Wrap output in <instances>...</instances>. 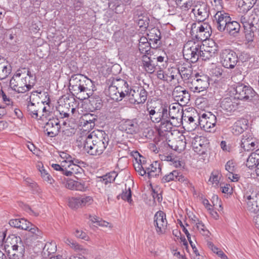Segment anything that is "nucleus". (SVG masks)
<instances>
[{
	"label": "nucleus",
	"instance_id": "nucleus-1",
	"mask_svg": "<svg viewBox=\"0 0 259 259\" xmlns=\"http://www.w3.org/2000/svg\"><path fill=\"white\" fill-rule=\"evenodd\" d=\"M109 142V136L104 131H93L85 136L84 149L91 155H99L106 149Z\"/></svg>",
	"mask_w": 259,
	"mask_h": 259
},
{
	"label": "nucleus",
	"instance_id": "nucleus-2",
	"mask_svg": "<svg viewBox=\"0 0 259 259\" xmlns=\"http://www.w3.org/2000/svg\"><path fill=\"white\" fill-rule=\"evenodd\" d=\"M35 83V77L28 68L18 70L10 81L11 88L18 93L28 91Z\"/></svg>",
	"mask_w": 259,
	"mask_h": 259
},
{
	"label": "nucleus",
	"instance_id": "nucleus-3",
	"mask_svg": "<svg viewBox=\"0 0 259 259\" xmlns=\"http://www.w3.org/2000/svg\"><path fill=\"white\" fill-rule=\"evenodd\" d=\"M92 83L90 79L81 74H74L71 76L69 81V89L76 94L80 100H83L90 97L91 90L89 85Z\"/></svg>",
	"mask_w": 259,
	"mask_h": 259
},
{
	"label": "nucleus",
	"instance_id": "nucleus-4",
	"mask_svg": "<svg viewBox=\"0 0 259 259\" xmlns=\"http://www.w3.org/2000/svg\"><path fill=\"white\" fill-rule=\"evenodd\" d=\"M202 42L199 41L191 40L188 41L184 46L183 56L185 59L191 63H195L200 56Z\"/></svg>",
	"mask_w": 259,
	"mask_h": 259
},
{
	"label": "nucleus",
	"instance_id": "nucleus-5",
	"mask_svg": "<svg viewBox=\"0 0 259 259\" xmlns=\"http://www.w3.org/2000/svg\"><path fill=\"white\" fill-rule=\"evenodd\" d=\"M240 22L241 23L243 28L244 32L245 33L246 44L248 46L253 47V42L254 39V30L256 26L254 24L259 27V18H255L254 17L253 18V21L251 22H249V17L248 16H242L240 18Z\"/></svg>",
	"mask_w": 259,
	"mask_h": 259
},
{
	"label": "nucleus",
	"instance_id": "nucleus-6",
	"mask_svg": "<svg viewBox=\"0 0 259 259\" xmlns=\"http://www.w3.org/2000/svg\"><path fill=\"white\" fill-rule=\"evenodd\" d=\"M236 97L242 100L251 101L254 104L259 103V96L249 86L243 84H237L235 88Z\"/></svg>",
	"mask_w": 259,
	"mask_h": 259
},
{
	"label": "nucleus",
	"instance_id": "nucleus-7",
	"mask_svg": "<svg viewBox=\"0 0 259 259\" xmlns=\"http://www.w3.org/2000/svg\"><path fill=\"white\" fill-rule=\"evenodd\" d=\"M186 85L194 93H200L208 88L209 83L208 77L204 75H199L196 73L195 77L186 82Z\"/></svg>",
	"mask_w": 259,
	"mask_h": 259
},
{
	"label": "nucleus",
	"instance_id": "nucleus-8",
	"mask_svg": "<svg viewBox=\"0 0 259 259\" xmlns=\"http://www.w3.org/2000/svg\"><path fill=\"white\" fill-rule=\"evenodd\" d=\"M11 240V250H9V259H22L25 252V247L20 237L12 235L7 240Z\"/></svg>",
	"mask_w": 259,
	"mask_h": 259
},
{
	"label": "nucleus",
	"instance_id": "nucleus-9",
	"mask_svg": "<svg viewBox=\"0 0 259 259\" xmlns=\"http://www.w3.org/2000/svg\"><path fill=\"white\" fill-rule=\"evenodd\" d=\"M210 26L206 23L200 25L193 23L191 27V34L197 39L196 41L202 42L203 41L206 40L210 37Z\"/></svg>",
	"mask_w": 259,
	"mask_h": 259
},
{
	"label": "nucleus",
	"instance_id": "nucleus-10",
	"mask_svg": "<svg viewBox=\"0 0 259 259\" xmlns=\"http://www.w3.org/2000/svg\"><path fill=\"white\" fill-rule=\"evenodd\" d=\"M147 92L142 86H135L130 88L128 97L131 103L143 104L147 98Z\"/></svg>",
	"mask_w": 259,
	"mask_h": 259
},
{
	"label": "nucleus",
	"instance_id": "nucleus-11",
	"mask_svg": "<svg viewBox=\"0 0 259 259\" xmlns=\"http://www.w3.org/2000/svg\"><path fill=\"white\" fill-rule=\"evenodd\" d=\"M247 209L251 213L259 212V193L252 189L247 191L244 195Z\"/></svg>",
	"mask_w": 259,
	"mask_h": 259
},
{
	"label": "nucleus",
	"instance_id": "nucleus-12",
	"mask_svg": "<svg viewBox=\"0 0 259 259\" xmlns=\"http://www.w3.org/2000/svg\"><path fill=\"white\" fill-rule=\"evenodd\" d=\"M220 61L224 67L233 69L238 62V57L232 50L225 49L220 53Z\"/></svg>",
	"mask_w": 259,
	"mask_h": 259
},
{
	"label": "nucleus",
	"instance_id": "nucleus-13",
	"mask_svg": "<svg viewBox=\"0 0 259 259\" xmlns=\"http://www.w3.org/2000/svg\"><path fill=\"white\" fill-rule=\"evenodd\" d=\"M199 124L201 128L207 132H212L215 131L217 122V117L211 112L204 113L199 116Z\"/></svg>",
	"mask_w": 259,
	"mask_h": 259
},
{
	"label": "nucleus",
	"instance_id": "nucleus-14",
	"mask_svg": "<svg viewBox=\"0 0 259 259\" xmlns=\"http://www.w3.org/2000/svg\"><path fill=\"white\" fill-rule=\"evenodd\" d=\"M41 93H42L41 92H33L30 96V101L28 103L27 107V111L31 117L37 119H42V117L45 115L44 114H42V112L41 111V106H42V102H38L36 103H35L32 101H33L34 99V96H36L37 94L41 95Z\"/></svg>",
	"mask_w": 259,
	"mask_h": 259
},
{
	"label": "nucleus",
	"instance_id": "nucleus-15",
	"mask_svg": "<svg viewBox=\"0 0 259 259\" xmlns=\"http://www.w3.org/2000/svg\"><path fill=\"white\" fill-rule=\"evenodd\" d=\"M147 111L151 120L153 122L158 123L163 119L168 118L167 106L150 107L147 108Z\"/></svg>",
	"mask_w": 259,
	"mask_h": 259
},
{
	"label": "nucleus",
	"instance_id": "nucleus-16",
	"mask_svg": "<svg viewBox=\"0 0 259 259\" xmlns=\"http://www.w3.org/2000/svg\"><path fill=\"white\" fill-rule=\"evenodd\" d=\"M213 22L218 31L221 32H225V28L231 18L230 15L224 11L217 12L214 15Z\"/></svg>",
	"mask_w": 259,
	"mask_h": 259
},
{
	"label": "nucleus",
	"instance_id": "nucleus-17",
	"mask_svg": "<svg viewBox=\"0 0 259 259\" xmlns=\"http://www.w3.org/2000/svg\"><path fill=\"white\" fill-rule=\"evenodd\" d=\"M153 224L158 234L161 235L165 233L167 222L166 219V214L163 211H158L155 213L154 217Z\"/></svg>",
	"mask_w": 259,
	"mask_h": 259
},
{
	"label": "nucleus",
	"instance_id": "nucleus-18",
	"mask_svg": "<svg viewBox=\"0 0 259 259\" xmlns=\"http://www.w3.org/2000/svg\"><path fill=\"white\" fill-rule=\"evenodd\" d=\"M192 12L195 15L199 22L205 20L208 16L207 5L202 2L197 1L192 9Z\"/></svg>",
	"mask_w": 259,
	"mask_h": 259
},
{
	"label": "nucleus",
	"instance_id": "nucleus-19",
	"mask_svg": "<svg viewBox=\"0 0 259 259\" xmlns=\"http://www.w3.org/2000/svg\"><path fill=\"white\" fill-rule=\"evenodd\" d=\"M218 51V46L214 42H211L208 46H204L202 44L200 57L202 60H209L211 57H214Z\"/></svg>",
	"mask_w": 259,
	"mask_h": 259
},
{
	"label": "nucleus",
	"instance_id": "nucleus-20",
	"mask_svg": "<svg viewBox=\"0 0 259 259\" xmlns=\"http://www.w3.org/2000/svg\"><path fill=\"white\" fill-rule=\"evenodd\" d=\"M172 95L175 100L184 105L187 104L190 100V95L189 93L180 85L175 88Z\"/></svg>",
	"mask_w": 259,
	"mask_h": 259
},
{
	"label": "nucleus",
	"instance_id": "nucleus-21",
	"mask_svg": "<svg viewBox=\"0 0 259 259\" xmlns=\"http://www.w3.org/2000/svg\"><path fill=\"white\" fill-rule=\"evenodd\" d=\"M47 134L50 137H54L58 135L60 128L59 120L58 118L50 119L44 126Z\"/></svg>",
	"mask_w": 259,
	"mask_h": 259
},
{
	"label": "nucleus",
	"instance_id": "nucleus-22",
	"mask_svg": "<svg viewBox=\"0 0 259 259\" xmlns=\"http://www.w3.org/2000/svg\"><path fill=\"white\" fill-rule=\"evenodd\" d=\"M257 144L256 139L250 133L245 134L242 136L241 147L245 151L254 150Z\"/></svg>",
	"mask_w": 259,
	"mask_h": 259
},
{
	"label": "nucleus",
	"instance_id": "nucleus-23",
	"mask_svg": "<svg viewBox=\"0 0 259 259\" xmlns=\"http://www.w3.org/2000/svg\"><path fill=\"white\" fill-rule=\"evenodd\" d=\"M178 73L181 75L185 83L186 82L190 81L193 77L192 67L188 64L184 63L179 65L178 68Z\"/></svg>",
	"mask_w": 259,
	"mask_h": 259
},
{
	"label": "nucleus",
	"instance_id": "nucleus-24",
	"mask_svg": "<svg viewBox=\"0 0 259 259\" xmlns=\"http://www.w3.org/2000/svg\"><path fill=\"white\" fill-rule=\"evenodd\" d=\"M113 85L119 90L120 97L122 99L126 96H128L130 91L127 82L121 78H113Z\"/></svg>",
	"mask_w": 259,
	"mask_h": 259
},
{
	"label": "nucleus",
	"instance_id": "nucleus-25",
	"mask_svg": "<svg viewBox=\"0 0 259 259\" xmlns=\"http://www.w3.org/2000/svg\"><path fill=\"white\" fill-rule=\"evenodd\" d=\"M65 171V176H74L78 180L84 176V170L76 164H67V169Z\"/></svg>",
	"mask_w": 259,
	"mask_h": 259
},
{
	"label": "nucleus",
	"instance_id": "nucleus-26",
	"mask_svg": "<svg viewBox=\"0 0 259 259\" xmlns=\"http://www.w3.org/2000/svg\"><path fill=\"white\" fill-rule=\"evenodd\" d=\"M122 130L129 134H134L139 131V125L136 119H127L122 122L120 125Z\"/></svg>",
	"mask_w": 259,
	"mask_h": 259
},
{
	"label": "nucleus",
	"instance_id": "nucleus-27",
	"mask_svg": "<svg viewBox=\"0 0 259 259\" xmlns=\"http://www.w3.org/2000/svg\"><path fill=\"white\" fill-rule=\"evenodd\" d=\"M186 139L184 136L181 135L177 139L171 142L170 140L167 142L168 145L171 148L179 152H181L185 150L186 146Z\"/></svg>",
	"mask_w": 259,
	"mask_h": 259
},
{
	"label": "nucleus",
	"instance_id": "nucleus-28",
	"mask_svg": "<svg viewBox=\"0 0 259 259\" xmlns=\"http://www.w3.org/2000/svg\"><path fill=\"white\" fill-rule=\"evenodd\" d=\"M139 155V158H135V162L134 163V166L136 171L142 176L146 174V171L144 170L147 168L148 164L145 157L141 156L140 154L137 152Z\"/></svg>",
	"mask_w": 259,
	"mask_h": 259
},
{
	"label": "nucleus",
	"instance_id": "nucleus-29",
	"mask_svg": "<svg viewBox=\"0 0 259 259\" xmlns=\"http://www.w3.org/2000/svg\"><path fill=\"white\" fill-rule=\"evenodd\" d=\"M66 188L72 190L80 191H84L88 188L84 181H77L72 179H68L65 184Z\"/></svg>",
	"mask_w": 259,
	"mask_h": 259
},
{
	"label": "nucleus",
	"instance_id": "nucleus-30",
	"mask_svg": "<svg viewBox=\"0 0 259 259\" xmlns=\"http://www.w3.org/2000/svg\"><path fill=\"white\" fill-rule=\"evenodd\" d=\"M238 104L236 102L235 99L226 98L223 99L221 103V108L227 112H232L238 108Z\"/></svg>",
	"mask_w": 259,
	"mask_h": 259
},
{
	"label": "nucleus",
	"instance_id": "nucleus-31",
	"mask_svg": "<svg viewBox=\"0 0 259 259\" xmlns=\"http://www.w3.org/2000/svg\"><path fill=\"white\" fill-rule=\"evenodd\" d=\"M161 168L160 163L158 161H154L149 165L144 171L147 174L149 178L158 176L161 173Z\"/></svg>",
	"mask_w": 259,
	"mask_h": 259
},
{
	"label": "nucleus",
	"instance_id": "nucleus-32",
	"mask_svg": "<svg viewBox=\"0 0 259 259\" xmlns=\"http://www.w3.org/2000/svg\"><path fill=\"white\" fill-rule=\"evenodd\" d=\"M155 58H151L146 55L142 57V63L145 70L149 73H153L156 69L157 64L154 62Z\"/></svg>",
	"mask_w": 259,
	"mask_h": 259
},
{
	"label": "nucleus",
	"instance_id": "nucleus-33",
	"mask_svg": "<svg viewBox=\"0 0 259 259\" xmlns=\"http://www.w3.org/2000/svg\"><path fill=\"white\" fill-rule=\"evenodd\" d=\"M97 120V116L91 114L86 113L83 114L80 118V122L84 126L92 128L95 126V122Z\"/></svg>",
	"mask_w": 259,
	"mask_h": 259
},
{
	"label": "nucleus",
	"instance_id": "nucleus-34",
	"mask_svg": "<svg viewBox=\"0 0 259 259\" xmlns=\"http://www.w3.org/2000/svg\"><path fill=\"white\" fill-rule=\"evenodd\" d=\"M174 123L168 120V118L163 119L161 121L159 128V134L160 136H164V132H167L166 135L170 134L172 135L171 131L173 128Z\"/></svg>",
	"mask_w": 259,
	"mask_h": 259
},
{
	"label": "nucleus",
	"instance_id": "nucleus-35",
	"mask_svg": "<svg viewBox=\"0 0 259 259\" xmlns=\"http://www.w3.org/2000/svg\"><path fill=\"white\" fill-rule=\"evenodd\" d=\"M240 24L236 21L230 20L225 28L226 31L231 36H236L240 29Z\"/></svg>",
	"mask_w": 259,
	"mask_h": 259
},
{
	"label": "nucleus",
	"instance_id": "nucleus-36",
	"mask_svg": "<svg viewBox=\"0 0 259 259\" xmlns=\"http://www.w3.org/2000/svg\"><path fill=\"white\" fill-rule=\"evenodd\" d=\"M185 178L183 176L181 172L178 170H173L169 174L165 175L162 179L161 181L162 183H167L171 181H178L179 182H184Z\"/></svg>",
	"mask_w": 259,
	"mask_h": 259
},
{
	"label": "nucleus",
	"instance_id": "nucleus-37",
	"mask_svg": "<svg viewBox=\"0 0 259 259\" xmlns=\"http://www.w3.org/2000/svg\"><path fill=\"white\" fill-rule=\"evenodd\" d=\"M168 118L171 119H180L182 116V111H181V107L178 104H173L169 106L168 111H167Z\"/></svg>",
	"mask_w": 259,
	"mask_h": 259
},
{
	"label": "nucleus",
	"instance_id": "nucleus-38",
	"mask_svg": "<svg viewBox=\"0 0 259 259\" xmlns=\"http://www.w3.org/2000/svg\"><path fill=\"white\" fill-rule=\"evenodd\" d=\"M9 224L11 227L27 230L28 226L30 225V222L24 219H12L9 221Z\"/></svg>",
	"mask_w": 259,
	"mask_h": 259
},
{
	"label": "nucleus",
	"instance_id": "nucleus-39",
	"mask_svg": "<svg viewBox=\"0 0 259 259\" xmlns=\"http://www.w3.org/2000/svg\"><path fill=\"white\" fill-rule=\"evenodd\" d=\"M259 163V149H257L254 152L250 154L248 157L246 165L249 168H252L254 167L257 168V165Z\"/></svg>",
	"mask_w": 259,
	"mask_h": 259
},
{
	"label": "nucleus",
	"instance_id": "nucleus-40",
	"mask_svg": "<svg viewBox=\"0 0 259 259\" xmlns=\"http://www.w3.org/2000/svg\"><path fill=\"white\" fill-rule=\"evenodd\" d=\"M246 128L247 123L245 119L237 120L232 126V133L235 135H239Z\"/></svg>",
	"mask_w": 259,
	"mask_h": 259
},
{
	"label": "nucleus",
	"instance_id": "nucleus-41",
	"mask_svg": "<svg viewBox=\"0 0 259 259\" xmlns=\"http://www.w3.org/2000/svg\"><path fill=\"white\" fill-rule=\"evenodd\" d=\"M197 0H176L177 7H179L183 11H187L193 7Z\"/></svg>",
	"mask_w": 259,
	"mask_h": 259
},
{
	"label": "nucleus",
	"instance_id": "nucleus-42",
	"mask_svg": "<svg viewBox=\"0 0 259 259\" xmlns=\"http://www.w3.org/2000/svg\"><path fill=\"white\" fill-rule=\"evenodd\" d=\"M28 227L27 235L31 237L32 239L35 240L41 237V232L35 225L30 223V225H28Z\"/></svg>",
	"mask_w": 259,
	"mask_h": 259
},
{
	"label": "nucleus",
	"instance_id": "nucleus-43",
	"mask_svg": "<svg viewBox=\"0 0 259 259\" xmlns=\"http://www.w3.org/2000/svg\"><path fill=\"white\" fill-rule=\"evenodd\" d=\"M109 95L110 98L116 101H121L122 100L119 90L113 85V80L112 79L111 84L108 88Z\"/></svg>",
	"mask_w": 259,
	"mask_h": 259
},
{
	"label": "nucleus",
	"instance_id": "nucleus-44",
	"mask_svg": "<svg viewBox=\"0 0 259 259\" xmlns=\"http://www.w3.org/2000/svg\"><path fill=\"white\" fill-rule=\"evenodd\" d=\"M37 166L41 174V176L44 181L47 182L48 184L52 185L54 183L55 181L44 168L42 163L38 164Z\"/></svg>",
	"mask_w": 259,
	"mask_h": 259
},
{
	"label": "nucleus",
	"instance_id": "nucleus-45",
	"mask_svg": "<svg viewBox=\"0 0 259 259\" xmlns=\"http://www.w3.org/2000/svg\"><path fill=\"white\" fill-rule=\"evenodd\" d=\"M117 174L113 171L109 172L101 177H99V181L104 183L105 185L114 181Z\"/></svg>",
	"mask_w": 259,
	"mask_h": 259
},
{
	"label": "nucleus",
	"instance_id": "nucleus-46",
	"mask_svg": "<svg viewBox=\"0 0 259 259\" xmlns=\"http://www.w3.org/2000/svg\"><path fill=\"white\" fill-rule=\"evenodd\" d=\"M238 6L243 12H246L254 5L253 3L249 0H237Z\"/></svg>",
	"mask_w": 259,
	"mask_h": 259
},
{
	"label": "nucleus",
	"instance_id": "nucleus-47",
	"mask_svg": "<svg viewBox=\"0 0 259 259\" xmlns=\"http://www.w3.org/2000/svg\"><path fill=\"white\" fill-rule=\"evenodd\" d=\"M222 177V174L221 172L218 170H213L210 175L209 182L212 185H215V186L218 185L221 178Z\"/></svg>",
	"mask_w": 259,
	"mask_h": 259
},
{
	"label": "nucleus",
	"instance_id": "nucleus-48",
	"mask_svg": "<svg viewBox=\"0 0 259 259\" xmlns=\"http://www.w3.org/2000/svg\"><path fill=\"white\" fill-rule=\"evenodd\" d=\"M64 242L76 251H80L83 250V247L80 245L72 239L65 238Z\"/></svg>",
	"mask_w": 259,
	"mask_h": 259
},
{
	"label": "nucleus",
	"instance_id": "nucleus-49",
	"mask_svg": "<svg viewBox=\"0 0 259 259\" xmlns=\"http://www.w3.org/2000/svg\"><path fill=\"white\" fill-rule=\"evenodd\" d=\"M79 201L80 207H82L92 204L93 203L94 200L92 197L84 195L79 197Z\"/></svg>",
	"mask_w": 259,
	"mask_h": 259
},
{
	"label": "nucleus",
	"instance_id": "nucleus-50",
	"mask_svg": "<svg viewBox=\"0 0 259 259\" xmlns=\"http://www.w3.org/2000/svg\"><path fill=\"white\" fill-rule=\"evenodd\" d=\"M150 40H154L155 44H157L158 41L161 38L160 32L157 28H154L151 30L150 34L148 35Z\"/></svg>",
	"mask_w": 259,
	"mask_h": 259
},
{
	"label": "nucleus",
	"instance_id": "nucleus-51",
	"mask_svg": "<svg viewBox=\"0 0 259 259\" xmlns=\"http://www.w3.org/2000/svg\"><path fill=\"white\" fill-rule=\"evenodd\" d=\"M68 206L72 209H77L80 207L79 197L69 198Z\"/></svg>",
	"mask_w": 259,
	"mask_h": 259
},
{
	"label": "nucleus",
	"instance_id": "nucleus-52",
	"mask_svg": "<svg viewBox=\"0 0 259 259\" xmlns=\"http://www.w3.org/2000/svg\"><path fill=\"white\" fill-rule=\"evenodd\" d=\"M211 4L212 6L211 11L214 10V13L224 11L223 10H222L223 9L222 0H212L211 1Z\"/></svg>",
	"mask_w": 259,
	"mask_h": 259
},
{
	"label": "nucleus",
	"instance_id": "nucleus-53",
	"mask_svg": "<svg viewBox=\"0 0 259 259\" xmlns=\"http://www.w3.org/2000/svg\"><path fill=\"white\" fill-rule=\"evenodd\" d=\"M139 50L141 54L150 55L151 45L150 43L139 44Z\"/></svg>",
	"mask_w": 259,
	"mask_h": 259
},
{
	"label": "nucleus",
	"instance_id": "nucleus-54",
	"mask_svg": "<svg viewBox=\"0 0 259 259\" xmlns=\"http://www.w3.org/2000/svg\"><path fill=\"white\" fill-rule=\"evenodd\" d=\"M90 103L95 110H99L102 107V101L100 98H91Z\"/></svg>",
	"mask_w": 259,
	"mask_h": 259
},
{
	"label": "nucleus",
	"instance_id": "nucleus-55",
	"mask_svg": "<svg viewBox=\"0 0 259 259\" xmlns=\"http://www.w3.org/2000/svg\"><path fill=\"white\" fill-rule=\"evenodd\" d=\"M132 192L131 189L129 188L127 190L125 189V191H123L122 193L117 196V198L119 199V197L124 200H126L128 203L132 204V199L131 198Z\"/></svg>",
	"mask_w": 259,
	"mask_h": 259
},
{
	"label": "nucleus",
	"instance_id": "nucleus-56",
	"mask_svg": "<svg viewBox=\"0 0 259 259\" xmlns=\"http://www.w3.org/2000/svg\"><path fill=\"white\" fill-rule=\"evenodd\" d=\"M196 226L197 229L199 231L200 233H201L203 236H208L209 232L201 222L197 223L196 224Z\"/></svg>",
	"mask_w": 259,
	"mask_h": 259
},
{
	"label": "nucleus",
	"instance_id": "nucleus-57",
	"mask_svg": "<svg viewBox=\"0 0 259 259\" xmlns=\"http://www.w3.org/2000/svg\"><path fill=\"white\" fill-rule=\"evenodd\" d=\"M11 69L7 66L3 65L0 67V79L6 78L10 73Z\"/></svg>",
	"mask_w": 259,
	"mask_h": 259
},
{
	"label": "nucleus",
	"instance_id": "nucleus-58",
	"mask_svg": "<svg viewBox=\"0 0 259 259\" xmlns=\"http://www.w3.org/2000/svg\"><path fill=\"white\" fill-rule=\"evenodd\" d=\"M60 156L62 159H64V160L62 161V164L67 165L69 162L72 161V156L66 152H60Z\"/></svg>",
	"mask_w": 259,
	"mask_h": 259
},
{
	"label": "nucleus",
	"instance_id": "nucleus-59",
	"mask_svg": "<svg viewBox=\"0 0 259 259\" xmlns=\"http://www.w3.org/2000/svg\"><path fill=\"white\" fill-rule=\"evenodd\" d=\"M225 169L230 174L234 173L236 169L235 163L232 160L228 161L225 165Z\"/></svg>",
	"mask_w": 259,
	"mask_h": 259
},
{
	"label": "nucleus",
	"instance_id": "nucleus-60",
	"mask_svg": "<svg viewBox=\"0 0 259 259\" xmlns=\"http://www.w3.org/2000/svg\"><path fill=\"white\" fill-rule=\"evenodd\" d=\"M67 165L66 164L61 163V165H59L58 164H52L51 166L56 170L60 171L62 174L65 175V170L67 169Z\"/></svg>",
	"mask_w": 259,
	"mask_h": 259
},
{
	"label": "nucleus",
	"instance_id": "nucleus-61",
	"mask_svg": "<svg viewBox=\"0 0 259 259\" xmlns=\"http://www.w3.org/2000/svg\"><path fill=\"white\" fill-rule=\"evenodd\" d=\"M75 130L74 128L66 127L62 131L63 136L71 137L74 135Z\"/></svg>",
	"mask_w": 259,
	"mask_h": 259
},
{
	"label": "nucleus",
	"instance_id": "nucleus-62",
	"mask_svg": "<svg viewBox=\"0 0 259 259\" xmlns=\"http://www.w3.org/2000/svg\"><path fill=\"white\" fill-rule=\"evenodd\" d=\"M210 72L212 76L218 77L222 76L223 71L221 68L215 67L212 68Z\"/></svg>",
	"mask_w": 259,
	"mask_h": 259
},
{
	"label": "nucleus",
	"instance_id": "nucleus-63",
	"mask_svg": "<svg viewBox=\"0 0 259 259\" xmlns=\"http://www.w3.org/2000/svg\"><path fill=\"white\" fill-rule=\"evenodd\" d=\"M151 194L154 201H157L160 202L162 201V198L161 193H158L157 191H156L155 189H152Z\"/></svg>",
	"mask_w": 259,
	"mask_h": 259
},
{
	"label": "nucleus",
	"instance_id": "nucleus-64",
	"mask_svg": "<svg viewBox=\"0 0 259 259\" xmlns=\"http://www.w3.org/2000/svg\"><path fill=\"white\" fill-rule=\"evenodd\" d=\"M74 235L77 238H80L81 239H83L85 240H87L89 238L87 234L81 230H77V229L76 230V231L74 233Z\"/></svg>",
	"mask_w": 259,
	"mask_h": 259
}]
</instances>
